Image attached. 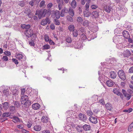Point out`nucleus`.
<instances>
[{"mask_svg":"<svg viewBox=\"0 0 133 133\" xmlns=\"http://www.w3.org/2000/svg\"><path fill=\"white\" fill-rule=\"evenodd\" d=\"M123 36L122 35H115L114 36L113 38V41L115 44H119L117 45V46H122V43L123 42Z\"/></svg>","mask_w":133,"mask_h":133,"instance_id":"obj_1","label":"nucleus"},{"mask_svg":"<svg viewBox=\"0 0 133 133\" xmlns=\"http://www.w3.org/2000/svg\"><path fill=\"white\" fill-rule=\"evenodd\" d=\"M118 75L119 78L122 80H124L126 79L125 73L123 70H119L118 72Z\"/></svg>","mask_w":133,"mask_h":133,"instance_id":"obj_2","label":"nucleus"},{"mask_svg":"<svg viewBox=\"0 0 133 133\" xmlns=\"http://www.w3.org/2000/svg\"><path fill=\"white\" fill-rule=\"evenodd\" d=\"M21 104L23 105L22 107L24 111L28 112L29 110V107L30 106V104L26 103L25 101H21Z\"/></svg>","mask_w":133,"mask_h":133,"instance_id":"obj_3","label":"nucleus"},{"mask_svg":"<svg viewBox=\"0 0 133 133\" xmlns=\"http://www.w3.org/2000/svg\"><path fill=\"white\" fill-rule=\"evenodd\" d=\"M46 9H44L43 11L40 10L38 12V16L39 19H41L42 17H44L46 15Z\"/></svg>","mask_w":133,"mask_h":133,"instance_id":"obj_4","label":"nucleus"},{"mask_svg":"<svg viewBox=\"0 0 133 133\" xmlns=\"http://www.w3.org/2000/svg\"><path fill=\"white\" fill-rule=\"evenodd\" d=\"M50 23V21L49 18L46 17L45 19H43L42 20L41 22V24L43 26H45L47 23L49 24Z\"/></svg>","mask_w":133,"mask_h":133,"instance_id":"obj_5","label":"nucleus"},{"mask_svg":"<svg viewBox=\"0 0 133 133\" xmlns=\"http://www.w3.org/2000/svg\"><path fill=\"white\" fill-rule=\"evenodd\" d=\"M33 30L31 29L26 30L24 31V34L28 37H31V34H32Z\"/></svg>","mask_w":133,"mask_h":133,"instance_id":"obj_6","label":"nucleus"},{"mask_svg":"<svg viewBox=\"0 0 133 133\" xmlns=\"http://www.w3.org/2000/svg\"><path fill=\"white\" fill-rule=\"evenodd\" d=\"M122 54L124 57H128L131 55V53L129 50L127 49L123 51Z\"/></svg>","mask_w":133,"mask_h":133,"instance_id":"obj_7","label":"nucleus"},{"mask_svg":"<svg viewBox=\"0 0 133 133\" xmlns=\"http://www.w3.org/2000/svg\"><path fill=\"white\" fill-rule=\"evenodd\" d=\"M89 120L92 123L96 124L97 122V118L93 117L90 116L89 118Z\"/></svg>","mask_w":133,"mask_h":133,"instance_id":"obj_8","label":"nucleus"},{"mask_svg":"<svg viewBox=\"0 0 133 133\" xmlns=\"http://www.w3.org/2000/svg\"><path fill=\"white\" fill-rule=\"evenodd\" d=\"M3 95L5 96V97H8L9 94V89H4L3 91Z\"/></svg>","mask_w":133,"mask_h":133,"instance_id":"obj_9","label":"nucleus"},{"mask_svg":"<svg viewBox=\"0 0 133 133\" xmlns=\"http://www.w3.org/2000/svg\"><path fill=\"white\" fill-rule=\"evenodd\" d=\"M79 117L80 119L84 121L86 120L87 118L86 116L82 113H80L79 115Z\"/></svg>","mask_w":133,"mask_h":133,"instance_id":"obj_10","label":"nucleus"},{"mask_svg":"<svg viewBox=\"0 0 133 133\" xmlns=\"http://www.w3.org/2000/svg\"><path fill=\"white\" fill-rule=\"evenodd\" d=\"M122 33L123 37L125 38L128 39L130 37V35L128 32L126 30L123 31Z\"/></svg>","mask_w":133,"mask_h":133,"instance_id":"obj_11","label":"nucleus"},{"mask_svg":"<svg viewBox=\"0 0 133 133\" xmlns=\"http://www.w3.org/2000/svg\"><path fill=\"white\" fill-rule=\"evenodd\" d=\"M40 106L38 103H35L32 105V108L34 110H37L39 109Z\"/></svg>","mask_w":133,"mask_h":133,"instance_id":"obj_12","label":"nucleus"},{"mask_svg":"<svg viewBox=\"0 0 133 133\" xmlns=\"http://www.w3.org/2000/svg\"><path fill=\"white\" fill-rule=\"evenodd\" d=\"M114 84V82L111 80H108L106 82L107 85L109 87H112Z\"/></svg>","mask_w":133,"mask_h":133,"instance_id":"obj_13","label":"nucleus"},{"mask_svg":"<svg viewBox=\"0 0 133 133\" xmlns=\"http://www.w3.org/2000/svg\"><path fill=\"white\" fill-rule=\"evenodd\" d=\"M91 15L93 18H97L99 16L98 12L97 11H94L92 13Z\"/></svg>","mask_w":133,"mask_h":133,"instance_id":"obj_14","label":"nucleus"},{"mask_svg":"<svg viewBox=\"0 0 133 133\" xmlns=\"http://www.w3.org/2000/svg\"><path fill=\"white\" fill-rule=\"evenodd\" d=\"M107 109L109 110H110L112 109V105L110 103H108L105 104Z\"/></svg>","mask_w":133,"mask_h":133,"instance_id":"obj_15","label":"nucleus"},{"mask_svg":"<svg viewBox=\"0 0 133 133\" xmlns=\"http://www.w3.org/2000/svg\"><path fill=\"white\" fill-rule=\"evenodd\" d=\"M41 121L43 123H47L49 121V118L46 116H43L41 118Z\"/></svg>","mask_w":133,"mask_h":133,"instance_id":"obj_16","label":"nucleus"},{"mask_svg":"<svg viewBox=\"0 0 133 133\" xmlns=\"http://www.w3.org/2000/svg\"><path fill=\"white\" fill-rule=\"evenodd\" d=\"M110 75L111 78H115L116 77L117 75L114 71H111L110 73Z\"/></svg>","mask_w":133,"mask_h":133,"instance_id":"obj_17","label":"nucleus"},{"mask_svg":"<svg viewBox=\"0 0 133 133\" xmlns=\"http://www.w3.org/2000/svg\"><path fill=\"white\" fill-rule=\"evenodd\" d=\"M84 15L85 17H88L90 16L91 13L88 11V10H85L83 11Z\"/></svg>","mask_w":133,"mask_h":133,"instance_id":"obj_18","label":"nucleus"},{"mask_svg":"<svg viewBox=\"0 0 133 133\" xmlns=\"http://www.w3.org/2000/svg\"><path fill=\"white\" fill-rule=\"evenodd\" d=\"M9 109V111L11 114L14 113L16 111L15 107L14 106H12L10 107Z\"/></svg>","mask_w":133,"mask_h":133,"instance_id":"obj_19","label":"nucleus"},{"mask_svg":"<svg viewBox=\"0 0 133 133\" xmlns=\"http://www.w3.org/2000/svg\"><path fill=\"white\" fill-rule=\"evenodd\" d=\"M79 31V35L81 34H83L84 33H85V29L83 27H81L78 30Z\"/></svg>","mask_w":133,"mask_h":133,"instance_id":"obj_20","label":"nucleus"},{"mask_svg":"<svg viewBox=\"0 0 133 133\" xmlns=\"http://www.w3.org/2000/svg\"><path fill=\"white\" fill-rule=\"evenodd\" d=\"M12 121L15 123H16L20 122L19 118L17 116H14L13 118Z\"/></svg>","mask_w":133,"mask_h":133,"instance_id":"obj_21","label":"nucleus"},{"mask_svg":"<svg viewBox=\"0 0 133 133\" xmlns=\"http://www.w3.org/2000/svg\"><path fill=\"white\" fill-rule=\"evenodd\" d=\"M80 35V38L83 41H85L87 39V37L85 33L81 34Z\"/></svg>","mask_w":133,"mask_h":133,"instance_id":"obj_22","label":"nucleus"},{"mask_svg":"<svg viewBox=\"0 0 133 133\" xmlns=\"http://www.w3.org/2000/svg\"><path fill=\"white\" fill-rule=\"evenodd\" d=\"M34 129L36 131H40L41 128V126L39 125H37L34 127Z\"/></svg>","mask_w":133,"mask_h":133,"instance_id":"obj_23","label":"nucleus"},{"mask_svg":"<svg viewBox=\"0 0 133 133\" xmlns=\"http://www.w3.org/2000/svg\"><path fill=\"white\" fill-rule=\"evenodd\" d=\"M111 6H106L104 7V9L106 12L109 13L110 12L111 9Z\"/></svg>","mask_w":133,"mask_h":133,"instance_id":"obj_24","label":"nucleus"},{"mask_svg":"<svg viewBox=\"0 0 133 133\" xmlns=\"http://www.w3.org/2000/svg\"><path fill=\"white\" fill-rule=\"evenodd\" d=\"M83 128L84 130L85 131H87L90 129L91 127L89 125L85 124L83 126Z\"/></svg>","mask_w":133,"mask_h":133,"instance_id":"obj_25","label":"nucleus"},{"mask_svg":"<svg viewBox=\"0 0 133 133\" xmlns=\"http://www.w3.org/2000/svg\"><path fill=\"white\" fill-rule=\"evenodd\" d=\"M21 96V101H26L28 99V96L26 95H23Z\"/></svg>","mask_w":133,"mask_h":133,"instance_id":"obj_26","label":"nucleus"},{"mask_svg":"<svg viewBox=\"0 0 133 133\" xmlns=\"http://www.w3.org/2000/svg\"><path fill=\"white\" fill-rule=\"evenodd\" d=\"M71 5L72 8H75L77 6V3L75 0H73L71 3Z\"/></svg>","mask_w":133,"mask_h":133,"instance_id":"obj_27","label":"nucleus"},{"mask_svg":"<svg viewBox=\"0 0 133 133\" xmlns=\"http://www.w3.org/2000/svg\"><path fill=\"white\" fill-rule=\"evenodd\" d=\"M8 102H5L3 103V107L4 109L6 110L8 108Z\"/></svg>","mask_w":133,"mask_h":133,"instance_id":"obj_28","label":"nucleus"},{"mask_svg":"<svg viewBox=\"0 0 133 133\" xmlns=\"http://www.w3.org/2000/svg\"><path fill=\"white\" fill-rule=\"evenodd\" d=\"M30 25L29 24L26 25L25 24H24L23 25H21V27L24 29H29L30 28Z\"/></svg>","mask_w":133,"mask_h":133,"instance_id":"obj_29","label":"nucleus"},{"mask_svg":"<svg viewBox=\"0 0 133 133\" xmlns=\"http://www.w3.org/2000/svg\"><path fill=\"white\" fill-rule=\"evenodd\" d=\"M69 15L72 16L73 17L74 16V10L71 8H69V10L68 12Z\"/></svg>","mask_w":133,"mask_h":133,"instance_id":"obj_30","label":"nucleus"},{"mask_svg":"<svg viewBox=\"0 0 133 133\" xmlns=\"http://www.w3.org/2000/svg\"><path fill=\"white\" fill-rule=\"evenodd\" d=\"M55 15L56 18H59L60 16V14L59 11H56L55 12Z\"/></svg>","mask_w":133,"mask_h":133,"instance_id":"obj_31","label":"nucleus"},{"mask_svg":"<svg viewBox=\"0 0 133 133\" xmlns=\"http://www.w3.org/2000/svg\"><path fill=\"white\" fill-rule=\"evenodd\" d=\"M68 29L70 31H73L74 30L75 26L73 25H70L68 26Z\"/></svg>","mask_w":133,"mask_h":133,"instance_id":"obj_32","label":"nucleus"},{"mask_svg":"<svg viewBox=\"0 0 133 133\" xmlns=\"http://www.w3.org/2000/svg\"><path fill=\"white\" fill-rule=\"evenodd\" d=\"M11 113L9 112H5L3 113L2 114V117H8L10 116Z\"/></svg>","mask_w":133,"mask_h":133,"instance_id":"obj_33","label":"nucleus"},{"mask_svg":"<svg viewBox=\"0 0 133 133\" xmlns=\"http://www.w3.org/2000/svg\"><path fill=\"white\" fill-rule=\"evenodd\" d=\"M76 20L77 22L78 23H82L83 21V19L82 17L79 16L77 17Z\"/></svg>","mask_w":133,"mask_h":133,"instance_id":"obj_34","label":"nucleus"},{"mask_svg":"<svg viewBox=\"0 0 133 133\" xmlns=\"http://www.w3.org/2000/svg\"><path fill=\"white\" fill-rule=\"evenodd\" d=\"M23 57L22 54H18L16 56V58L18 59L19 60H21L23 59Z\"/></svg>","mask_w":133,"mask_h":133,"instance_id":"obj_35","label":"nucleus"},{"mask_svg":"<svg viewBox=\"0 0 133 133\" xmlns=\"http://www.w3.org/2000/svg\"><path fill=\"white\" fill-rule=\"evenodd\" d=\"M89 23L87 20L84 21L83 23V25L84 26H87L89 25Z\"/></svg>","mask_w":133,"mask_h":133,"instance_id":"obj_36","label":"nucleus"},{"mask_svg":"<svg viewBox=\"0 0 133 133\" xmlns=\"http://www.w3.org/2000/svg\"><path fill=\"white\" fill-rule=\"evenodd\" d=\"M54 22L56 25H59L60 24V23L59 20L56 19H54Z\"/></svg>","mask_w":133,"mask_h":133,"instance_id":"obj_37","label":"nucleus"},{"mask_svg":"<svg viewBox=\"0 0 133 133\" xmlns=\"http://www.w3.org/2000/svg\"><path fill=\"white\" fill-rule=\"evenodd\" d=\"M124 96L125 97L127 98V99L128 100H129L130 99L131 96V95L130 94L127 93L124 95Z\"/></svg>","mask_w":133,"mask_h":133,"instance_id":"obj_38","label":"nucleus"},{"mask_svg":"<svg viewBox=\"0 0 133 133\" xmlns=\"http://www.w3.org/2000/svg\"><path fill=\"white\" fill-rule=\"evenodd\" d=\"M72 34L74 37H77L78 35V33L77 31L75 30L73 31Z\"/></svg>","mask_w":133,"mask_h":133,"instance_id":"obj_39","label":"nucleus"},{"mask_svg":"<svg viewBox=\"0 0 133 133\" xmlns=\"http://www.w3.org/2000/svg\"><path fill=\"white\" fill-rule=\"evenodd\" d=\"M86 112L87 114L89 116L92 115L93 114V113L90 110H87Z\"/></svg>","mask_w":133,"mask_h":133,"instance_id":"obj_40","label":"nucleus"},{"mask_svg":"<svg viewBox=\"0 0 133 133\" xmlns=\"http://www.w3.org/2000/svg\"><path fill=\"white\" fill-rule=\"evenodd\" d=\"M50 48L49 45L48 44H46L43 46V48L44 49H48Z\"/></svg>","mask_w":133,"mask_h":133,"instance_id":"obj_41","label":"nucleus"},{"mask_svg":"<svg viewBox=\"0 0 133 133\" xmlns=\"http://www.w3.org/2000/svg\"><path fill=\"white\" fill-rule=\"evenodd\" d=\"M113 92L115 94L117 95H119L120 94V92H119L116 89H114L113 90Z\"/></svg>","mask_w":133,"mask_h":133,"instance_id":"obj_42","label":"nucleus"},{"mask_svg":"<svg viewBox=\"0 0 133 133\" xmlns=\"http://www.w3.org/2000/svg\"><path fill=\"white\" fill-rule=\"evenodd\" d=\"M4 54L5 55L8 56H10L11 55V52L8 51H5L4 52Z\"/></svg>","mask_w":133,"mask_h":133,"instance_id":"obj_43","label":"nucleus"},{"mask_svg":"<svg viewBox=\"0 0 133 133\" xmlns=\"http://www.w3.org/2000/svg\"><path fill=\"white\" fill-rule=\"evenodd\" d=\"M90 7L93 10L96 9L98 7L97 5L95 4H93L91 5Z\"/></svg>","mask_w":133,"mask_h":133,"instance_id":"obj_44","label":"nucleus"},{"mask_svg":"<svg viewBox=\"0 0 133 133\" xmlns=\"http://www.w3.org/2000/svg\"><path fill=\"white\" fill-rule=\"evenodd\" d=\"M12 60L15 64L17 65L18 64L19 62L15 58H12Z\"/></svg>","mask_w":133,"mask_h":133,"instance_id":"obj_45","label":"nucleus"},{"mask_svg":"<svg viewBox=\"0 0 133 133\" xmlns=\"http://www.w3.org/2000/svg\"><path fill=\"white\" fill-rule=\"evenodd\" d=\"M2 59L3 61H6L8 60V58L6 56H4L3 57Z\"/></svg>","mask_w":133,"mask_h":133,"instance_id":"obj_46","label":"nucleus"},{"mask_svg":"<svg viewBox=\"0 0 133 133\" xmlns=\"http://www.w3.org/2000/svg\"><path fill=\"white\" fill-rule=\"evenodd\" d=\"M24 13L27 14V15H29L30 13V10L29 8H27V10H25L24 11Z\"/></svg>","mask_w":133,"mask_h":133,"instance_id":"obj_47","label":"nucleus"},{"mask_svg":"<svg viewBox=\"0 0 133 133\" xmlns=\"http://www.w3.org/2000/svg\"><path fill=\"white\" fill-rule=\"evenodd\" d=\"M46 15L48 16H49L51 14V11L49 9L48 10L46 9Z\"/></svg>","mask_w":133,"mask_h":133,"instance_id":"obj_48","label":"nucleus"},{"mask_svg":"<svg viewBox=\"0 0 133 133\" xmlns=\"http://www.w3.org/2000/svg\"><path fill=\"white\" fill-rule=\"evenodd\" d=\"M45 3V1H42L41 2L40 5L39 6L40 7H42V6H44Z\"/></svg>","mask_w":133,"mask_h":133,"instance_id":"obj_49","label":"nucleus"},{"mask_svg":"<svg viewBox=\"0 0 133 133\" xmlns=\"http://www.w3.org/2000/svg\"><path fill=\"white\" fill-rule=\"evenodd\" d=\"M14 105L17 107H19L20 106L19 103L18 102H15L14 103Z\"/></svg>","mask_w":133,"mask_h":133,"instance_id":"obj_50","label":"nucleus"},{"mask_svg":"<svg viewBox=\"0 0 133 133\" xmlns=\"http://www.w3.org/2000/svg\"><path fill=\"white\" fill-rule=\"evenodd\" d=\"M67 19L68 21L71 22L73 21V20L72 18L70 16H68Z\"/></svg>","mask_w":133,"mask_h":133,"instance_id":"obj_51","label":"nucleus"},{"mask_svg":"<svg viewBox=\"0 0 133 133\" xmlns=\"http://www.w3.org/2000/svg\"><path fill=\"white\" fill-rule=\"evenodd\" d=\"M100 111V110L99 109H95L93 110V112L95 113V114H97Z\"/></svg>","mask_w":133,"mask_h":133,"instance_id":"obj_52","label":"nucleus"},{"mask_svg":"<svg viewBox=\"0 0 133 133\" xmlns=\"http://www.w3.org/2000/svg\"><path fill=\"white\" fill-rule=\"evenodd\" d=\"M44 38L45 41L47 42H48L50 40V39L49 38V37L47 35H45Z\"/></svg>","mask_w":133,"mask_h":133,"instance_id":"obj_53","label":"nucleus"},{"mask_svg":"<svg viewBox=\"0 0 133 133\" xmlns=\"http://www.w3.org/2000/svg\"><path fill=\"white\" fill-rule=\"evenodd\" d=\"M99 103L103 105L105 104V102L103 99H102L99 100Z\"/></svg>","mask_w":133,"mask_h":133,"instance_id":"obj_54","label":"nucleus"},{"mask_svg":"<svg viewBox=\"0 0 133 133\" xmlns=\"http://www.w3.org/2000/svg\"><path fill=\"white\" fill-rule=\"evenodd\" d=\"M31 37H32L34 39H35L36 37V35L33 32L32 33V34H31Z\"/></svg>","mask_w":133,"mask_h":133,"instance_id":"obj_55","label":"nucleus"},{"mask_svg":"<svg viewBox=\"0 0 133 133\" xmlns=\"http://www.w3.org/2000/svg\"><path fill=\"white\" fill-rule=\"evenodd\" d=\"M52 4L51 3H49L47 5V6L48 8L49 9H50L51 8V7L52 6Z\"/></svg>","mask_w":133,"mask_h":133,"instance_id":"obj_56","label":"nucleus"},{"mask_svg":"<svg viewBox=\"0 0 133 133\" xmlns=\"http://www.w3.org/2000/svg\"><path fill=\"white\" fill-rule=\"evenodd\" d=\"M66 42L69 43H70L71 42V39L70 37H68L66 39Z\"/></svg>","mask_w":133,"mask_h":133,"instance_id":"obj_57","label":"nucleus"},{"mask_svg":"<svg viewBox=\"0 0 133 133\" xmlns=\"http://www.w3.org/2000/svg\"><path fill=\"white\" fill-rule=\"evenodd\" d=\"M89 3H87L85 5V7L86 8V10H88L89 8Z\"/></svg>","mask_w":133,"mask_h":133,"instance_id":"obj_58","label":"nucleus"},{"mask_svg":"<svg viewBox=\"0 0 133 133\" xmlns=\"http://www.w3.org/2000/svg\"><path fill=\"white\" fill-rule=\"evenodd\" d=\"M21 96L23 95H24V94L25 93V89H21Z\"/></svg>","mask_w":133,"mask_h":133,"instance_id":"obj_59","label":"nucleus"},{"mask_svg":"<svg viewBox=\"0 0 133 133\" xmlns=\"http://www.w3.org/2000/svg\"><path fill=\"white\" fill-rule=\"evenodd\" d=\"M50 28L52 30H54L55 29V26L54 24H51L50 26Z\"/></svg>","mask_w":133,"mask_h":133,"instance_id":"obj_60","label":"nucleus"},{"mask_svg":"<svg viewBox=\"0 0 133 133\" xmlns=\"http://www.w3.org/2000/svg\"><path fill=\"white\" fill-rule=\"evenodd\" d=\"M63 10H64L63 11L65 13H67L69 12V10L68 9L65 7L64 8Z\"/></svg>","mask_w":133,"mask_h":133,"instance_id":"obj_61","label":"nucleus"},{"mask_svg":"<svg viewBox=\"0 0 133 133\" xmlns=\"http://www.w3.org/2000/svg\"><path fill=\"white\" fill-rule=\"evenodd\" d=\"M128 91L130 94L131 95L133 94V91L130 89H128Z\"/></svg>","mask_w":133,"mask_h":133,"instance_id":"obj_62","label":"nucleus"},{"mask_svg":"<svg viewBox=\"0 0 133 133\" xmlns=\"http://www.w3.org/2000/svg\"><path fill=\"white\" fill-rule=\"evenodd\" d=\"M23 133H29V131L25 129H23L22 131Z\"/></svg>","mask_w":133,"mask_h":133,"instance_id":"obj_63","label":"nucleus"},{"mask_svg":"<svg viewBox=\"0 0 133 133\" xmlns=\"http://www.w3.org/2000/svg\"><path fill=\"white\" fill-rule=\"evenodd\" d=\"M42 133H50V132L49 130H45L43 131L42 132Z\"/></svg>","mask_w":133,"mask_h":133,"instance_id":"obj_64","label":"nucleus"}]
</instances>
